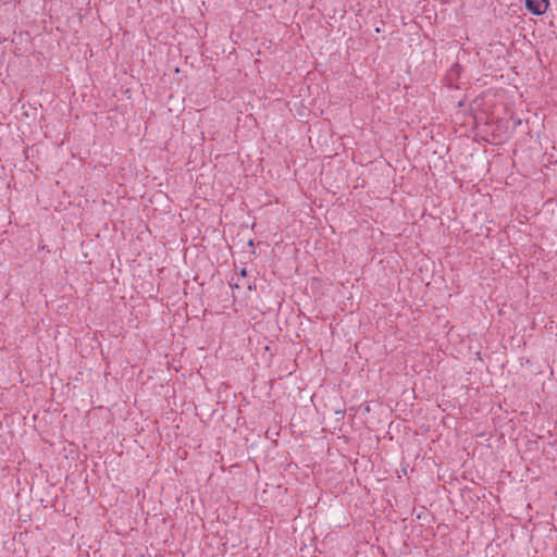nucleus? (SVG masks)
<instances>
[{
	"instance_id": "nucleus-2",
	"label": "nucleus",
	"mask_w": 557,
	"mask_h": 557,
	"mask_svg": "<svg viewBox=\"0 0 557 557\" xmlns=\"http://www.w3.org/2000/svg\"><path fill=\"white\" fill-rule=\"evenodd\" d=\"M511 120H512L513 129H516L517 127H519L522 124V120L519 117L512 116Z\"/></svg>"
},
{
	"instance_id": "nucleus-4",
	"label": "nucleus",
	"mask_w": 557,
	"mask_h": 557,
	"mask_svg": "<svg viewBox=\"0 0 557 557\" xmlns=\"http://www.w3.org/2000/svg\"><path fill=\"white\" fill-rule=\"evenodd\" d=\"M230 285H231V287H236V288H238V284H236V283H233V284H232V283H230Z\"/></svg>"
},
{
	"instance_id": "nucleus-3",
	"label": "nucleus",
	"mask_w": 557,
	"mask_h": 557,
	"mask_svg": "<svg viewBox=\"0 0 557 557\" xmlns=\"http://www.w3.org/2000/svg\"><path fill=\"white\" fill-rule=\"evenodd\" d=\"M239 274H240V276H242V277H246V276H247V274H248V273H247L246 268H243V269L240 270V273H239Z\"/></svg>"
},
{
	"instance_id": "nucleus-1",
	"label": "nucleus",
	"mask_w": 557,
	"mask_h": 557,
	"mask_svg": "<svg viewBox=\"0 0 557 557\" xmlns=\"http://www.w3.org/2000/svg\"><path fill=\"white\" fill-rule=\"evenodd\" d=\"M524 7L534 15H543L549 7V0H524Z\"/></svg>"
},
{
	"instance_id": "nucleus-5",
	"label": "nucleus",
	"mask_w": 557,
	"mask_h": 557,
	"mask_svg": "<svg viewBox=\"0 0 557 557\" xmlns=\"http://www.w3.org/2000/svg\"><path fill=\"white\" fill-rule=\"evenodd\" d=\"M230 285H231V287H236V288H238V284H236V283H233V284H232V283H230Z\"/></svg>"
}]
</instances>
